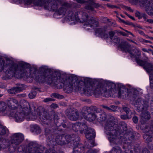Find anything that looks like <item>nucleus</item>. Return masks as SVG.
Masks as SVG:
<instances>
[{"label":"nucleus","instance_id":"a19ab883","mask_svg":"<svg viewBox=\"0 0 153 153\" xmlns=\"http://www.w3.org/2000/svg\"><path fill=\"white\" fill-rule=\"evenodd\" d=\"M111 39L112 42L116 44L119 43L120 42V39L116 36L113 37Z\"/></svg>","mask_w":153,"mask_h":153},{"label":"nucleus","instance_id":"c756f323","mask_svg":"<svg viewBox=\"0 0 153 153\" xmlns=\"http://www.w3.org/2000/svg\"><path fill=\"white\" fill-rule=\"evenodd\" d=\"M76 109L74 108H69L65 111V114L68 118L69 119L72 115V114L75 112Z\"/></svg>","mask_w":153,"mask_h":153},{"label":"nucleus","instance_id":"f8f14e48","mask_svg":"<svg viewBox=\"0 0 153 153\" xmlns=\"http://www.w3.org/2000/svg\"><path fill=\"white\" fill-rule=\"evenodd\" d=\"M134 104L138 111H142L144 110H147L149 106L148 101L141 98L135 100Z\"/></svg>","mask_w":153,"mask_h":153},{"label":"nucleus","instance_id":"2f4dec72","mask_svg":"<svg viewBox=\"0 0 153 153\" xmlns=\"http://www.w3.org/2000/svg\"><path fill=\"white\" fill-rule=\"evenodd\" d=\"M123 88L124 89H123L122 88H121L118 91V95L119 97H124L126 93V89L125 88L124 86L123 87Z\"/></svg>","mask_w":153,"mask_h":153},{"label":"nucleus","instance_id":"f704fd0d","mask_svg":"<svg viewBox=\"0 0 153 153\" xmlns=\"http://www.w3.org/2000/svg\"><path fill=\"white\" fill-rule=\"evenodd\" d=\"M82 113L84 117L87 120V115H89L88 112V107H84L82 108Z\"/></svg>","mask_w":153,"mask_h":153},{"label":"nucleus","instance_id":"9b49d317","mask_svg":"<svg viewBox=\"0 0 153 153\" xmlns=\"http://www.w3.org/2000/svg\"><path fill=\"white\" fill-rule=\"evenodd\" d=\"M129 1L132 3H137L138 1L143 5L145 10L147 13L149 15H151L153 14V7L152 6V3L151 0H129Z\"/></svg>","mask_w":153,"mask_h":153},{"label":"nucleus","instance_id":"4c0bfd02","mask_svg":"<svg viewBox=\"0 0 153 153\" xmlns=\"http://www.w3.org/2000/svg\"><path fill=\"white\" fill-rule=\"evenodd\" d=\"M6 108V105L4 102H0V111H4Z\"/></svg>","mask_w":153,"mask_h":153},{"label":"nucleus","instance_id":"8fccbe9b","mask_svg":"<svg viewBox=\"0 0 153 153\" xmlns=\"http://www.w3.org/2000/svg\"><path fill=\"white\" fill-rule=\"evenodd\" d=\"M135 16L138 17L140 19L142 18V14H141L140 12L138 11H136L135 13Z\"/></svg>","mask_w":153,"mask_h":153},{"label":"nucleus","instance_id":"39448f33","mask_svg":"<svg viewBox=\"0 0 153 153\" xmlns=\"http://www.w3.org/2000/svg\"><path fill=\"white\" fill-rule=\"evenodd\" d=\"M53 118L51 124H44L45 125V135L47 139L48 144L49 145L53 146L54 144V137L58 130L55 128V125L54 124L53 120H57Z\"/></svg>","mask_w":153,"mask_h":153},{"label":"nucleus","instance_id":"20e7f679","mask_svg":"<svg viewBox=\"0 0 153 153\" xmlns=\"http://www.w3.org/2000/svg\"><path fill=\"white\" fill-rule=\"evenodd\" d=\"M24 105H21V108L19 111H18L15 114L14 117L16 122H21L23 121L25 118L27 119H31L32 114L31 110L29 109L28 106L29 103L26 101L24 100L23 102Z\"/></svg>","mask_w":153,"mask_h":153},{"label":"nucleus","instance_id":"bf43d9fd","mask_svg":"<svg viewBox=\"0 0 153 153\" xmlns=\"http://www.w3.org/2000/svg\"><path fill=\"white\" fill-rule=\"evenodd\" d=\"M57 93H53L51 94V97L52 98H56L57 96Z\"/></svg>","mask_w":153,"mask_h":153},{"label":"nucleus","instance_id":"ea45409f","mask_svg":"<svg viewBox=\"0 0 153 153\" xmlns=\"http://www.w3.org/2000/svg\"><path fill=\"white\" fill-rule=\"evenodd\" d=\"M7 91L9 94H15L18 92L15 87H14L8 90Z\"/></svg>","mask_w":153,"mask_h":153},{"label":"nucleus","instance_id":"69168bd1","mask_svg":"<svg viewBox=\"0 0 153 153\" xmlns=\"http://www.w3.org/2000/svg\"><path fill=\"white\" fill-rule=\"evenodd\" d=\"M107 6L108 7H110V8H114V7H116V6H114V5H110V4H107Z\"/></svg>","mask_w":153,"mask_h":153},{"label":"nucleus","instance_id":"c85d7f7f","mask_svg":"<svg viewBox=\"0 0 153 153\" xmlns=\"http://www.w3.org/2000/svg\"><path fill=\"white\" fill-rule=\"evenodd\" d=\"M84 148L83 146H80L78 144L77 146L74 147V153H83Z\"/></svg>","mask_w":153,"mask_h":153},{"label":"nucleus","instance_id":"79ce46f5","mask_svg":"<svg viewBox=\"0 0 153 153\" xmlns=\"http://www.w3.org/2000/svg\"><path fill=\"white\" fill-rule=\"evenodd\" d=\"M122 108L123 111L126 113V114L127 115L129 114H131L132 113L131 110H130L129 108L127 107V106H123L122 107Z\"/></svg>","mask_w":153,"mask_h":153},{"label":"nucleus","instance_id":"5701e85b","mask_svg":"<svg viewBox=\"0 0 153 153\" xmlns=\"http://www.w3.org/2000/svg\"><path fill=\"white\" fill-rule=\"evenodd\" d=\"M118 47L121 49L122 51L129 53L131 48L129 44L125 41L121 42L118 45Z\"/></svg>","mask_w":153,"mask_h":153},{"label":"nucleus","instance_id":"6e6d98bb","mask_svg":"<svg viewBox=\"0 0 153 153\" xmlns=\"http://www.w3.org/2000/svg\"><path fill=\"white\" fill-rule=\"evenodd\" d=\"M64 96L63 95L59 94L57 93V96H56V98H57L58 99H63L64 98Z\"/></svg>","mask_w":153,"mask_h":153},{"label":"nucleus","instance_id":"680f3d73","mask_svg":"<svg viewBox=\"0 0 153 153\" xmlns=\"http://www.w3.org/2000/svg\"><path fill=\"white\" fill-rule=\"evenodd\" d=\"M131 150H129L128 149L126 148L125 151V153H131Z\"/></svg>","mask_w":153,"mask_h":153},{"label":"nucleus","instance_id":"09e8293b","mask_svg":"<svg viewBox=\"0 0 153 153\" xmlns=\"http://www.w3.org/2000/svg\"><path fill=\"white\" fill-rule=\"evenodd\" d=\"M54 100V99L50 98H47L44 99L43 101L45 102H47L49 101H53Z\"/></svg>","mask_w":153,"mask_h":153},{"label":"nucleus","instance_id":"f257e3e1","mask_svg":"<svg viewBox=\"0 0 153 153\" xmlns=\"http://www.w3.org/2000/svg\"><path fill=\"white\" fill-rule=\"evenodd\" d=\"M117 119L113 116L110 115L108 120L104 124V132L107 135L109 141L117 144L119 141L118 135L119 132L116 128Z\"/></svg>","mask_w":153,"mask_h":153},{"label":"nucleus","instance_id":"423d86ee","mask_svg":"<svg viewBox=\"0 0 153 153\" xmlns=\"http://www.w3.org/2000/svg\"><path fill=\"white\" fill-rule=\"evenodd\" d=\"M78 15L79 20L78 21L80 22H85L84 25L94 28L98 26L99 23L96 20L95 18L90 17H88L86 13L82 12H79Z\"/></svg>","mask_w":153,"mask_h":153},{"label":"nucleus","instance_id":"bb28decb","mask_svg":"<svg viewBox=\"0 0 153 153\" xmlns=\"http://www.w3.org/2000/svg\"><path fill=\"white\" fill-rule=\"evenodd\" d=\"M45 148L42 146L38 144L37 150L36 153H43ZM44 153H56L54 150L50 149L47 150Z\"/></svg>","mask_w":153,"mask_h":153},{"label":"nucleus","instance_id":"dca6fc26","mask_svg":"<svg viewBox=\"0 0 153 153\" xmlns=\"http://www.w3.org/2000/svg\"><path fill=\"white\" fill-rule=\"evenodd\" d=\"M107 26H104L97 28L95 31V33L97 36L105 39L106 40L108 38V33L107 32Z\"/></svg>","mask_w":153,"mask_h":153},{"label":"nucleus","instance_id":"774afa93","mask_svg":"<svg viewBox=\"0 0 153 153\" xmlns=\"http://www.w3.org/2000/svg\"><path fill=\"white\" fill-rule=\"evenodd\" d=\"M127 9L129 11L131 12H133V10L131 9L130 7H126Z\"/></svg>","mask_w":153,"mask_h":153},{"label":"nucleus","instance_id":"aec40b11","mask_svg":"<svg viewBox=\"0 0 153 153\" xmlns=\"http://www.w3.org/2000/svg\"><path fill=\"white\" fill-rule=\"evenodd\" d=\"M107 116L106 113L103 111L99 109L96 114V119L99 122L105 121L107 119Z\"/></svg>","mask_w":153,"mask_h":153},{"label":"nucleus","instance_id":"0eeeda50","mask_svg":"<svg viewBox=\"0 0 153 153\" xmlns=\"http://www.w3.org/2000/svg\"><path fill=\"white\" fill-rule=\"evenodd\" d=\"M10 145L8 146V151L10 153L14 152L16 149L15 146H13V145L16 146L19 145L24 140V136L22 133H15L11 135L10 137Z\"/></svg>","mask_w":153,"mask_h":153},{"label":"nucleus","instance_id":"864d4df0","mask_svg":"<svg viewBox=\"0 0 153 153\" xmlns=\"http://www.w3.org/2000/svg\"><path fill=\"white\" fill-rule=\"evenodd\" d=\"M121 118L123 120H125L127 119H128L129 118L128 117V115H122L120 116Z\"/></svg>","mask_w":153,"mask_h":153},{"label":"nucleus","instance_id":"6e6552de","mask_svg":"<svg viewBox=\"0 0 153 153\" xmlns=\"http://www.w3.org/2000/svg\"><path fill=\"white\" fill-rule=\"evenodd\" d=\"M145 133L144 134L143 138L148 143L149 149H153V126H146L145 127Z\"/></svg>","mask_w":153,"mask_h":153},{"label":"nucleus","instance_id":"052dcab7","mask_svg":"<svg viewBox=\"0 0 153 153\" xmlns=\"http://www.w3.org/2000/svg\"><path fill=\"white\" fill-rule=\"evenodd\" d=\"M51 107L54 108H57L58 107L57 104H53L51 105Z\"/></svg>","mask_w":153,"mask_h":153},{"label":"nucleus","instance_id":"338daca9","mask_svg":"<svg viewBox=\"0 0 153 153\" xmlns=\"http://www.w3.org/2000/svg\"><path fill=\"white\" fill-rule=\"evenodd\" d=\"M125 24L129 25H133V24L131 22H129L128 21H126Z\"/></svg>","mask_w":153,"mask_h":153},{"label":"nucleus","instance_id":"f3484780","mask_svg":"<svg viewBox=\"0 0 153 153\" xmlns=\"http://www.w3.org/2000/svg\"><path fill=\"white\" fill-rule=\"evenodd\" d=\"M126 133L121 139L124 144H128L130 143L131 141L133 140L135 133L131 131H128Z\"/></svg>","mask_w":153,"mask_h":153},{"label":"nucleus","instance_id":"a211bd4d","mask_svg":"<svg viewBox=\"0 0 153 153\" xmlns=\"http://www.w3.org/2000/svg\"><path fill=\"white\" fill-rule=\"evenodd\" d=\"M71 7V5L68 3L62 2L60 6L55 12L59 15H64L67 11V8H70Z\"/></svg>","mask_w":153,"mask_h":153},{"label":"nucleus","instance_id":"7ed1b4c3","mask_svg":"<svg viewBox=\"0 0 153 153\" xmlns=\"http://www.w3.org/2000/svg\"><path fill=\"white\" fill-rule=\"evenodd\" d=\"M28 106L29 107V109H30L31 107L34 111V113L33 114H32L31 117L33 115L34 116L37 115H39L41 120L44 124H51V123L52 122V120L53 118L56 119L58 118V116L55 113L54 111H52L50 113H43L41 114L42 112V107H38L36 103H32Z\"/></svg>","mask_w":153,"mask_h":153},{"label":"nucleus","instance_id":"f03ea898","mask_svg":"<svg viewBox=\"0 0 153 153\" xmlns=\"http://www.w3.org/2000/svg\"><path fill=\"white\" fill-rule=\"evenodd\" d=\"M62 1L60 0H25V4L31 3L38 6H44L45 9L50 11L55 12L60 6Z\"/></svg>","mask_w":153,"mask_h":153},{"label":"nucleus","instance_id":"412c9836","mask_svg":"<svg viewBox=\"0 0 153 153\" xmlns=\"http://www.w3.org/2000/svg\"><path fill=\"white\" fill-rule=\"evenodd\" d=\"M79 11L74 13L72 11H69L67 13L66 16V18L68 20H71V21H78L79 20L78 15Z\"/></svg>","mask_w":153,"mask_h":153},{"label":"nucleus","instance_id":"c03bdc74","mask_svg":"<svg viewBox=\"0 0 153 153\" xmlns=\"http://www.w3.org/2000/svg\"><path fill=\"white\" fill-rule=\"evenodd\" d=\"M116 32L118 35H122L123 36H128V33L123 32L120 30H116Z\"/></svg>","mask_w":153,"mask_h":153},{"label":"nucleus","instance_id":"393cba45","mask_svg":"<svg viewBox=\"0 0 153 153\" xmlns=\"http://www.w3.org/2000/svg\"><path fill=\"white\" fill-rule=\"evenodd\" d=\"M142 112L140 115V122L142 124H144L146 121L149 120L150 116L149 112L146 111V110H144Z\"/></svg>","mask_w":153,"mask_h":153},{"label":"nucleus","instance_id":"b1692460","mask_svg":"<svg viewBox=\"0 0 153 153\" xmlns=\"http://www.w3.org/2000/svg\"><path fill=\"white\" fill-rule=\"evenodd\" d=\"M140 89H137L135 88H131L128 91V94L132 100H134L137 95L140 94Z\"/></svg>","mask_w":153,"mask_h":153},{"label":"nucleus","instance_id":"cd10ccee","mask_svg":"<svg viewBox=\"0 0 153 153\" xmlns=\"http://www.w3.org/2000/svg\"><path fill=\"white\" fill-rule=\"evenodd\" d=\"M99 6V4H98L92 3L86 6L85 8L86 9L89 10L91 13H96V11L94 10V7L97 8Z\"/></svg>","mask_w":153,"mask_h":153},{"label":"nucleus","instance_id":"6ab92c4d","mask_svg":"<svg viewBox=\"0 0 153 153\" xmlns=\"http://www.w3.org/2000/svg\"><path fill=\"white\" fill-rule=\"evenodd\" d=\"M54 141L58 144L60 145H64L66 143V142L65 136L64 134L59 135L57 132L55 135Z\"/></svg>","mask_w":153,"mask_h":153},{"label":"nucleus","instance_id":"2eb2a0df","mask_svg":"<svg viewBox=\"0 0 153 153\" xmlns=\"http://www.w3.org/2000/svg\"><path fill=\"white\" fill-rule=\"evenodd\" d=\"M99 108L96 106H93L88 107V114L87 115V120L90 121H92L96 119V114L98 112Z\"/></svg>","mask_w":153,"mask_h":153},{"label":"nucleus","instance_id":"3c124183","mask_svg":"<svg viewBox=\"0 0 153 153\" xmlns=\"http://www.w3.org/2000/svg\"><path fill=\"white\" fill-rule=\"evenodd\" d=\"M133 122L135 123H137L138 121V119L137 117L136 116H134L133 117Z\"/></svg>","mask_w":153,"mask_h":153},{"label":"nucleus","instance_id":"1a4fd4ad","mask_svg":"<svg viewBox=\"0 0 153 153\" xmlns=\"http://www.w3.org/2000/svg\"><path fill=\"white\" fill-rule=\"evenodd\" d=\"M38 144L31 142L26 146H20L18 148L17 153H36Z\"/></svg>","mask_w":153,"mask_h":153},{"label":"nucleus","instance_id":"58836bf2","mask_svg":"<svg viewBox=\"0 0 153 153\" xmlns=\"http://www.w3.org/2000/svg\"><path fill=\"white\" fill-rule=\"evenodd\" d=\"M36 94V92L35 91H32L28 95L30 98L32 99L34 98Z\"/></svg>","mask_w":153,"mask_h":153},{"label":"nucleus","instance_id":"13d9d810","mask_svg":"<svg viewBox=\"0 0 153 153\" xmlns=\"http://www.w3.org/2000/svg\"><path fill=\"white\" fill-rule=\"evenodd\" d=\"M97 152V150H90L86 153H96Z\"/></svg>","mask_w":153,"mask_h":153},{"label":"nucleus","instance_id":"72a5a7b5","mask_svg":"<svg viewBox=\"0 0 153 153\" xmlns=\"http://www.w3.org/2000/svg\"><path fill=\"white\" fill-rule=\"evenodd\" d=\"M31 130L33 132L37 133H40L41 132V129L40 127L37 125H32L31 126Z\"/></svg>","mask_w":153,"mask_h":153},{"label":"nucleus","instance_id":"e2e57ef3","mask_svg":"<svg viewBox=\"0 0 153 153\" xmlns=\"http://www.w3.org/2000/svg\"><path fill=\"white\" fill-rule=\"evenodd\" d=\"M146 21L150 23H153V20L152 19H147Z\"/></svg>","mask_w":153,"mask_h":153},{"label":"nucleus","instance_id":"49530a36","mask_svg":"<svg viewBox=\"0 0 153 153\" xmlns=\"http://www.w3.org/2000/svg\"><path fill=\"white\" fill-rule=\"evenodd\" d=\"M151 87L153 89V74H150L149 76Z\"/></svg>","mask_w":153,"mask_h":153},{"label":"nucleus","instance_id":"de8ad7c7","mask_svg":"<svg viewBox=\"0 0 153 153\" xmlns=\"http://www.w3.org/2000/svg\"><path fill=\"white\" fill-rule=\"evenodd\" d=\"M111 108V111L115 112L117 111V109L118 107L116 106L111 105L110 106Z\"/></svg>","mask_w":153,"mask_h":153},{"label":"nucleus","instance_id":"ddd939ff","mask_svg":"<svg viewBox=\"0 0 153 153\" xmlns=\"http://www.w3.org/2000/svg\"><path fill=\"white\" fill-rule=\"evenodd\" d=\"M65 136L66 142L68 144L70 143L71 146H77L78 144V141L80 140V138L77 134H67Z\"/></svg>","mask_w":153,"mask_h":153},{"label":"nucleus","instance_id":"a18cd8bd","mask_svg":"<svg viewBox=\"0 0 153 153\" xmlns=\"http://www.w3.org/2000/svg\"><path fill=\"white\" fill-rule=\"evenodd\" d=\"M116 33V30H115L114 31L111 30L109 32L108 34L109 35L110 38V39L113 38V37L115 36H114V35Z\"/></svg>","mask_w":153,"mask_h":153},{"label":"nucleus","instance_id":"37998d69","mask_svg":"<svg viewBox=\"0 0 153 153\" xmlns=\"http://www.w3.org/2000/svg\"><path fill=\"white\" fill-rule=\"evenodd\" d=\"M120 125L122 127L124 131L126 132V131L127 130V124L124 122H120Z\"/></svg>","mask_w":153,"mask_h":153},{"label":"nucleus","instance_id":"5fc2aeb1","mask_svg":"<svg viewBox=\"0 0 153 153\" xmlns=\"http://www.w3.org/2000/svg\"><path fill=\"white\" fill-rule=\"evenodd\" d=\"M141 153H150V152L147 148H144L142 150Z\"/></svg>","mask_w":153,"mask_h":153},{"label":"nucleus","instance_id":"7c9ffc66","mask_svg":"<svg viewBox=\"0 0 153 153\" xmlns=\"http://www.w3.org/2000/svg\"><path fill=\"white\" fill-rule=\"evenodd\" d=\"M75 112L72 114V115L69 118V119L71 120H76L79 117V114L78 112L76 109Z\"/></svg>","mask_w":153,"mask_h":153},{"label":"nucleus","instance_id":"e433bc0d","mask_svg":"<svg viewBox=\"0 0 153 153\" xmlns=\"http://www.w3.org/2000/svg\"><path fill=\"white\" fill-rule=\"evenodd\" d=\"M17 86L15 87L16 89H17L18 92L22 91L25 88L24 87V85L23 84L20 83H17L16 84Z\"/></svg>","mask_w":153,"mask_h":153},{"label":"nucleus","instance_id":"9d476101","mask_svg":"<svg viewBox=\"0 0 153 153\" xmlns=\"http://www.w3.org/2000/svg\"><path fill=\"white\" fill-rule=\"evenodd\" d=\"M79 131L81 133L85 134L86 138L89 140L94 138L95 136V132L94 129L90 128H88L87 125L84 123H80Z\"/></svg>","mask_w":153,"mask_h":153},{"label":"nucleus","instance_id":"603ef678","mask_svg":"<svg viewBox=\"0 0 153 153\" xmlns=\"http://www.w3.org/2000/svg\"><path fill=\"white\" fill-rule=\"evenodd\" d=\"M89 143H91V145L90 146H87V148L88 149H90L91 148L93 147L94 146V142L93 140L89 142Z\"/></svg>","mask_w":153,"mask_h":153},{"label":"nucleus","instance_id":"0e129e2a","mask_svg":"<svg viewBox=\"0 0 153 153\" xmlns=\"http://www.w3.org/2000/svg\"><path fill=\"white\" fill-rule=\"evenodd\" d=\"M103 107L105 108L107 110H108L111 111V108L110 107H109L108 106H104Z\"/></svg>","mask_w":153,"mask_h":153},{"label":"nucleus","instance_id":"4be33fe9","mask_svg":"<svg viewBox=\"0 0 153 153\" xmlns=\"http://www.w3.org/2000/svg\"><path fill=\"white\" fill-rule=\"evenodd\" d=\"M7 104L11 109H15L17 108L19 105L18 102L16 99L10 98L7 100Z\"/></svg>","mask_w":153,"mask_h":153},{"label":"nucleus","instance_id":"c9c22d12","mask_svg":"<svg viewBox=\"0 0 153 153\" xmlns=\"http://www.w3.org/2000/svg\"><path fill=\"white\" fill-rule=\"evenodd\" d=\"M80 124L79 123H76L72 124L73 130L75 132L80 131Z\"/></svg>","mask_w":153,"mask_h":153},{"label":"nucleus","instance_id":"4468645a","mask_svg":"<svg viewBox=\"0 0 153 153\" xmlns=\"http://www.w3.org/2000/svg\"><path fill=\"white\" fill-rule=\"evenodd\" d=\"M137 63L139 65L143 67L147 72L150 74L153 73V63L140 59L137 60Z\"/></svg>","mask_w":153,"mask_h":153},{"label":"nucleus","instance_id":"a878e982","mask_svg":"<svg viewBox=\"0 0 153 153\" xmlns=\"http://www.w3.org/2000/svg\"><path fill=\"white\" fill-rule=\"evenodd\" d=\"M129 53L131 57H134L135 58L136 62L137 59H140L139 58L141 56V53L138 49L135 48H131Z\"/></svg>","mask_w":153,"mask_h":153},{"label":"nucleus","instance_id":"4d7b16f0","mask_svg":"<svg viewBox=\"0 0 153 153\" xmlns=\"http://www.w3.org/2000/svg\"><path fill=\"white\" fill-rule=\"evenodd\" d=\"M150 107L152 109H153V98H152L150 101Z\"/></svg>","mask_w":153,"mask_h":153},{"label":"nucleus","instance_id":"473e14b6","mask_svg":"<svg viewBox=\"0 0 153 153\" xmlns=\"http://www.w3.org/2000/svg\"><path fill=\"white\" fill-rule=\"evenodd\" d=\"M121 148L118 146H116L113 148L110 151V153H121Z\"/></svg>","mask_w":153,"mask_h":153}]
</instances>
